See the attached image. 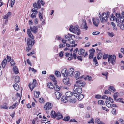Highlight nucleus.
I'll return each instance as SVG.
<instances>
[{
  "label": "nucleus",
  "instance_id": "41",
  "mask_svg": "<svg viewBox=\"0 0 124 124\" xmlns=\"http://www.w3.org/2000/svg\"><path fill=\"white\" fill-rule=\"evenodd\" d=\"M83 27L84 29H85L86 30H87L88 28L87 24L85 21L84 22V24L83 26Z\"/></svg>",
  "mask_w": 124,
  "mask_h": 124
},
{
  "label": "nucleus",
  "instance_id": "42",
  "mask_svg": "<svg viewBox=\"0 0 124 124\" xmlns=\"http://www.w3.org/2000/svg\"><path fill=\"white\" fill-rule=\"evenodd\" d=\"M7 103H5L3 105H2L1 106V107L2 108H4L5 109H7L8 108V107L7 106Z\"/></svg>",
  "mask_w": 124,
  "mask_h": 124
},
{
  "label": "nucleus",
  "instance_id": "46",
  "mask_svg": "<svg viewBox=\"0 0 124 124\" xmlns=\"http://www.w3.org/2000/svg\"><path fill=\"white\" fill-rule=\"evenodd\" d=\"M93 61L94 62L95 64V65L96 66L98 65V62H97V61L96 59V57H95L93 59Z\"/></svg>",
  "mask_w": 124,
  "mask_h": 124
},
{
  "label": "nucleus",
  "instance_id": "37",
  "mask_svg": "<svg viewBox=\"0 0 124 124\" xmlns=\"http://www.w3.org/2000/svg\"><path fill=\"white\" fill-rule=\"evenodd\" d=\"M99 18L100 19L102 23H103L104 20V17H102V18H101V13H99Z\"/></svg>",
  "mask_w": 124,
  "mask_h": 124
},
{
  "label": "nucleus",
  "instance_id": "60",
  "mask_svg": "<svg viewBox=\"0 0 124 124\" xmlns=\"http://www.w3.org/2000/svg\"><path fill=\"white\" fill-rule=\"evenodd\" d=\"M81 52V55H84V53L85 52V50L84 49H80Z\"/></svg>",
  "mask_w": 124,
  "mask_h": 124
},
{
  "label": "nucleus",
  "instance_id": "49",
  "mask_svg": "<svg viewBox=\"0 0 124 124\" xmlns=\"http://www.w3.org/2000/svg\"><path fill=\"white\" fill-rule=\"evenodd\" d=\"M37 14L36 13H33L31 15V17L32 18H33L36 17V15Z\"/></svg>",
  "mask_w": 124,
  "mask_h": 124
},
{
  "label": "nucleus",
  "instance_id": "16",
  "mask_svg": "<svg viewBox=\"0 0 124 124\" xmlns=\"http://www.w3.org/2000/svg\"><path fill=\"white\" fill-rule=\"evenodd\" d=\"M63 81L65 84L66 85L68 86H69L70 85V83L69 81L68 78H67L66 79H64Z\"/></svg>",
  "mask_w": 124,
  "mask_h": 124
},
{
  "label": "nucleus",
  "instance_id": "12",
  "mask_svg": "<svg viewBox=\"0 0 124 124\" xmlns=\"http://www.w3.org/2000/svg\"><path fill=\"white\" fill-rule=\"evenodd\" d=\"M74 71V69L73 68H71L69 69L68 71V76H72Z\"/></svg>",
  "mask_w": 124,
  "mask_h": 124
},
{
  "label": "nucleus",
  "instance_id": "29",
  "mask_svg": "<svg viewBox=\"0 0 124 124\" xmlns=\"http://www.w3.org/2000/svg\"><path fill=\"white\" fill-rule=\"evenodd\" d=\"M13 71L16 74H18L19 72L18 69L16 67V66H14Z\"/></svg>",
  "mask_w": 124,
  "mask_h": 124
},
{
  "label": "nucleus",
  "instance_id": "26",
  "mask_svg": "<svg viewBox=\"0 0 124 124\" xmlns=\"http://www.w3.org/2000/svg\"><path fill=\"white\" fill-rule=\"evenodd\" d=\"M57 114L54 111H52L51 112V117H52L55 118L57 116Z\"/></svg>",
  "mask_w": 124,
  "mask_h": 124
},
{
  "label": "nucleus",
  "instance_id": "2",
  "mask_svg": "<svg viewBox=\"0 0 124 124\" xmlns=\"http://www.w3.org/2000/svg\"><path fill=\"white\" fill-rule=\"evenodd\" d=\"M69 30L70 31L74 33H76L78 35H79L80 34V31L78 25H76L75 27H74L72 25H71L70 27Z\"/></svg>",
  "mask_w": 124,
  "mask_h": 124
},
{
  "label": "nucleus",
  "instance_id": "32",
  "mask_svg": "<svg viewBox=\"0 0 124 124\" xmlns=\"http://www.w3.org/2000/svg\"><path fill=\"white\" fill-rule=\"evenodd\" d=\"M57 116L56 117H57V119H59L61 118H63V116L61 114L59 113H58L57 114Z\"/></svg>",
  "mask_w": 124,
  "mask_h": 124
},
{
  "label": "nucleus",
  "instance_id": "22",
  "mask_svg": "<svg viewBox=\"0 0 124 124\" xmlns=\"http://www.w3.org/2000/svg\"><path fill=\"white\" fill-rule=\"evenodd\" d=\"M79 95H77V97H76L77 99H78V100L80 101L82 100V99L84 97V96L82 94H79Z\"/></svg>",
  "mask_w": 124,
  "mask_h": 124
},
{
  "label": "nucleus",
  "instance_id": "33",
  "mask_svg": "<svg viewBox=\"0 0 124 124\" xmlns=\"http://www.w3.org/2000/svg\"><path fill=\"white\" fill-rule=\"evenodd\" d=\"M123 98H120L117 99L116 101V102H119L123 104H124V102L123 101Z\"/></svg>",
  "mask_w": 124,
  "mask_h": 124
},
{
  "label": "nucleus",
  "instance_id": "59",
  "mask_svg": "<svg viewBox=\"0 0 124 124\" xmlns=\"http://www.w3.org/2000/svg\"><path fill=\"white\" fill-rule=\"evenodd\" d=\"M108 34L109 36L111 37H112L114 35V34L113 35V33L112 32H108Z\"/></svg>",
  "mask_w": 124,
  "mask_h": 124
},
{
  "label": "nucleus",
  "instance_id": "51",
  "mask_svg": "<svg viewBox=\"0 0 124 124\" xmlns=\"http://www.w3.org/2000/svg\"><path fill=\"white\" fill-rule=\"evenodd\" d=\"M29 71H32L35 72V73L37 72V70L34 68H32L31 67L29 68Z\"/></svg>",
  "mask_w": 124,
  "mask_h": 124
},
{
  "label": "nucleus",
  "instance_id": "36",
  "mask_svg": "<svg viewBox=\"0 0 124 124\" xmlns=\"http://www.w3.org/2000/svg\"><path fill=\"white\" fill-rule=\"evenodd\" d=\"M92 78L91 76H86L84 78L85 80H88L89 81H90L92 80Z\"/></svg>",
  "mask_w": 124,
  "mask_h": 124
},
{
  "label": "nucleus",
  "instance_id": "5",
  "mask_svg": "<svg viewBox=\"0 0 124 124\" xmlns=\"http://www.w3.org/2000/svg\"><path fill=\"white\" fill-rule=\"evenodd\" d=\"M85 84V82L81 80H78L76 82V84L75 85L79 87H82L84 86Z\"/></svg>",
  "mask_w": 124,
  "mask_h": 124
},
{
  "label": "nucleus",
  "instance_id": "52",
  "mask_svg": "<svg viewBox=\"0 0 124 124\" xmlns=\"http://www.w3.org/2000/svg\"><path fill=\"white\" fill-rule=\"evenodd\" d=\"M70 119V117L69 116H68L65 117L63 120L65 121H68Z\"/></svg>",
  "mask_w": 124,
  "mask_h": 124
},
{
  "label": "nucleus",
  "instance_id": "11",
  "mask_svg": "<svg viewBox=\"0 0 124 124\" xmlns=\"http://www.w3.org/2000/svg\"><path fill=\"white\" fill-rule=\"evenodd\" d=\"M92 21L93 22V24L96 26H98V25L99 22V20L98 18L94 19L93 18L92 19Z\"/></svg>",
  "mask_w": 124,
  "mask_h": 124
},
{
  "label": "nucleus",
  "instance_id": "25",
  "mask_svg": "<svg viewBox=\"0 0 124 124\" xmlns=\"http://www.w3.org/2000/svg\"><path fill=\"white\" fill-rule=\"evenodd\" d=\"M40 94V93L39 92H37L35 91H34V95L35 97H39Z\"/></svg>",
  "mask_w": 124,
  "mask_h": 124
},
{
  "label": "nucleus",
  "instance_id": "35",
  "mask_svg": "<svg viewBox=\"0 0 124 124\" xmlns=\"http://www.w3.org/2000/svg\"><path fill=\"white\" fill-rule=\"evenodd\" d=\"M102 52H100L98 53V56L97 57V58L99 60L102 57Z\"/></svg>",
  "mask_w": 124,
  "mask_h": 124
},
{
  "label": "nucleus",
  "instance_id": "21",
  "mask_svg": "<svg viewBox=\"0 0 124 124\" xmlns=\"http://www.w3.org/2000/svg\"><path fill=\"white\" fill-rule=\"evenodd\" d=\"M18 105V102H16L15 103L13 104L12 106L10 107L9 109H13L14 108H16Z\"/></svg>",
  "mask_w": 124,
  "mask_h": 124
},
{
  "label": "nucleus",
  "instance_id": "57",
  "mask_svg": "<svg viewBox=\"0 0 124 124\" xmlns=\"http://www.w3.org/2000/svg\"><path fill=\"white\" fill-rule=\"evenodd\" d=\"M59 55L60 57H62L63 55V52L61 51L59 54Z\"/></svg>",
  "mask_w": 124,
  "mask_h": 124
},
{
  "label": "nucleus",
  "instance_id": "23",
  "mask_svg": "<svg viewBox=\"0 0 124 124\" xmlns=\"http://www.w3.org/2000/svg\"><path fill=\"white\" fill-rule=\"evenodd\" d=\"M61 101L63 102L66 103L68 101L67 98L65 96H63L61 98Z\"/></svg>",
  "mask_w": 124,
  "mask_h": 124
},
{
  "label": "nucleus",
  "instance_id": "28",
  "mask_svg": "<svg viewBox=\"0 0 124 124\" xmlns=\"http://www.w3.org/2000/svg\"><path fill=\"white\" fill-rule=\"evenodd\" d=\"M47 86L48 88L50 89H53L54 87V86L52 84L51 82H49L47 84Z\"/></svg>",
  "mask_w": 124,
  "mask_h": 124
},
{
  "label": "nucleus",
  "instance_id": "48",
  "mask_svg": "<svg viewBox=\"0 0 124 124\" xmlns=\"http://www.w3.org/2000/svg\"><path fill=\"white\" fill-rule=\"evenodd\" d=\"M39 18L42 20L43 19L42 14L40 12H39Z\"/></svg>",
  "mask_w": 124,
  "mask_h": 124
},
{
  "label": "nucleus",
  "instance_id": "53",
  "mask_svg": "<svg viewBox=\"0 0 124 124\" xmlns=\"http://www.w3.org/2000/svg\"><path fill=\"white\" fill-rule=\"evenodd\" d=\"M65 37L66 39V40L68 41H70L71 39L70 37L68 35H66Z\"/></svg>",
  "mask_w": 124,
  "mask_h": 124
},
{
  "label": "nucleus",
  "instance_id": "43",
  "mask_svg": "<svg viewBox=\"0 0 124 124\" xmlns=\"http://www.w3.org/2000/svg\"><path fill=\"white\" fill-rule=\"evenodd\" d=\"M95 52V51L93 48H92L89 51V52L90 54H94V53Z\"/></svg>",
  "mask_w": 124,
  "mask_h": 124
},
{
  "label": "nucleus",
  "instance_id": "20",
  "mask_svg": "<svg viewBox=\"0 0 124 124\" xmlns=\"http://www.w3.org/2000/svg\"><path fill=\"white\" fill-rule=\"evenodd\" d=\"M73 94V92L72 93L70 91L67 92L66 93V95L67 97H69L71 96Z\"/></svg>",
  "mask_w": 124,
  "mask_h": 124
},
{
  "label": "nucleus",
  "instance_id": "30",
  "mask_svg": "<svg viewBox=\"0 0 124 124\" xmlns=\"http://www.w3.org/2000/svg\"><path fill=\"white\" fill-rule=\"evenodd\" d=\"M105 102L106 105L107 107L109 108H110L111 107V105L109 101H105Z\"/></svg>",
  "mask_w": 124,
  "mask_h": 124
},
{
  "label": "nucleus",
  "instance_id": "15",
  "mask_svg": "<svg viewBox=\"0 0 124 124\" xmlns=\"http://www.w3.org/2000/svg\"><path fill=\"white\" fill-rule=\"evenodd\" d=\"M30 30H31V31L34 33L35 34L38 31V28H37V27L36 26H34L32 27L31 26L30 27Z\"/></svg>",
  "mask_w": 124,
  "mask_h": 124
},
{
  "label": "nucleus",
  "instance_id": "50",
  "mask_svg": "<svg viewBox=\"0 0 124 124\" xmlns=\"http://www.w3.org/2000/svg\"><path fill=\"white\" fill-rule=\"evenodd\" d=\"M96 122H97L98 124H105L104 123L101 121H100V119H96Z\"/></svg>",
  "mask_w": 124,
  "mask_h": 124
},
{
  "label": "nucleus",
  "instance_id": "14",
  "mask_svg": "<svg viewBox=\"0 0 124 124\" xmlns=\"http://www.w3.org/2000/svg\"><path fill=\"white\" fill-rule=\"evenodd\" d=\"M49 78L52 80L53 82H54V84L56 85L57 84V82L56 80V78L54 75H50L49 76Z\"/></svg>",
  "mask_w": 124,
  "mask_h": 124
},
{
  "label": "nucleus",
  "instance_id": "34",
  "mask_svg": "<svg viewBox=\"0 0 124 124\" xmlns=\"http://www.w3.org/2000/svg\"><path fill=\"white\" fill-rule=\"evenodd\" d=\"M13 87L17 91H18L19 90V86L18 84H15L13 85Z\"/></svg>",
  "mask_w": 124,
  "mask_h": 124
},
{
  "label": "nucleus",
  "instance_id": "55",
  "mask_svg": "<svg viewBox=\"0 0 124 124\" xmlns=\"http://www.w3.org/2000/svg\"><path fill=\"white\" fill-rule=\"evenodd\" d=\"M68 35L70 37L71 39H73V38H72L73 37H74V38H76L75 35H74L68 33Z\"/></svg>",
  "mask_w": 124,
  "mask_h": 124
},
{
  "label": "nucleus",
  "instance_id": "62",
  "mask_svg": "<svg viewBox=\"0 0 124 124\" xmlns=\"http://www.w3.org/2000/svg\"><path fill=\"white\" fill-rule=\"evenodd\" d=\"M87 122L88 123H93L94 120L93 119V118H91L90 121H88Z\"/></svg>",
  "mask_w": 124,
  "mask_h": 124
},
{
  "label": "nucleus",
  "instance_id": "1",
  "mask_svg": "<svg viewBox=\"0 0 124 124\" xmlns=\"http://www.w3.org/2000/svg\"><path fill=\"white\" fill-rule=\"evenodd\" d=\"M27 33L29 37L27 39V45L33 46L35 42L34 40V37L30 29H29L27 30Z\"/></svg>",
  "mask_w": 124,
  "mask_h": 124
},
{
  "label": "nucleus",
  "instance_id": "18",
  "mask_svg": "<svg viewBox=\"0 0 124 124\" xmlns=\"http://www.w3.org/2000/svg\"><path fill=\"white\" fill-rule=\"evenodd\" d=\"M11 12H9L6 15H5L3 17L4 19H8V18L11 15Z\"/></svg>",
  "mask_w": 124,
  "mask_h": 124
},
{
  "label": "nucleus",
  "instance_id": "40",
  "mask_svg": "<svg viewBox=\"0 0 124 124\" xmlns=\"http://www.w3.org/2000/svg\"><path fill=\"white\" fill-rule=\"evenodd\" d=\"M55 74L57 77H59L61 76L60 72L58 71H55Z\"/></svg>",
  "mask_w": 124,
  "mask_h": 124
},
{
  "label": "nucleus",
  "instance_id": "39",
  "mask_svg": "<svg viewBox=\"0 0 124 124\" xmlns=\"http://www.w3.org/2000/svg\"><path fill=\"white\" fill-rule=\"evenodd\" d=\"M20 77L18 76H16L15 77V82L16 83H18L19 82Z\"/></svg>",
  "mask_w": 124,
  "mask_h": 124
},
{
  "label": "nucleus",
  "instance_id": "8",
  "mask_svg": "<svg viewBox=\"0 0 124 124\" xmlns=\"http://www.w3.org/2000/svg\"><path fill=\"white\" fill-rule=\"evenodd\" d=\"M110 14V13L108 12L106 13H103L102 14V17H104V20L103 23L105 21L107 22V19L108 17L109 16V15Z\"/></svg>",
  "mask_w": 124,
  "mask_h": 124
},
{
  "label": "nucleus",
  "instance_id": "54",
  "mask_svg": "<svg viewBox=\"0 0 124 124\" xmlns=\"http://www.w3.org/2000/svg\"><path fill=\"white\" fill-rule=\"evenodd\" d=\"M110 20L112 21H114L115 19V17L113 14H112L110 16Z\"/></svg>",
  "mask_w": 124,
  "mask_h": 124
},
{
  "label": "nucleus",
  "instance_id": "6",
  "mask_svg": "<svg viewBox=\"0 0 124 124\" xmlns=\"http://www.w3.org/2000/svg\"><path fill=\"white\" fill-rule=\"evenodd\" d=\"M37 84L36 81L34 79L33 80V81L32 84L30 83L29 85V87L31 91H32L34 88L36 86Z\"/></svg>",
  "mask_w": 124,
  "mask_h": 124
},
{
  "label": "nucleus",
  "instance_id": "58",
  "mask_svg": "<svg viewBox=\"0 0 124 124\" xmlns=\"http://www.w3.org/2000/svg\"><path fill=\"white\" fill-rule=\"evenodd\" d=\"M39 102L41 103H42L44 102V99L42 98H40L39 99Z\"/></svg>",
  "mask_w": 124,
  "mask_h": 124
},
{
  "label": "nucleus",
  "instance_id": "64",
  "mask_svg": "<svg viewBox=\"0 0 124 124\" xmlns=\"http://www.w3.org/2000/svg\"><path fill=\"white\" fill-rule=\"evenodd\" d=\"M73 56L72 53L70 54V57L68 58V59L69 60H70L72 59L73 58Z\"/></svg>",
  "mask_w": 124,
  "mask_h": 124
},
{
  "label": "nucleus",
  "instance_id": "17",
  "mask_svg": "<svg viewBox=\"0 0 124 124\" xmlns=\"http://www.w3.org/2000/svg\"><path fill=\"white\" fill-rule=\"evenodd\" d=\"M55 94L57 99H59L62 95V94L58 91H56L55 92Z\"/></svg>",
  "mask_w": 124,
  "mask_h": 124
},
{
  "label": "nucleus",
  "instance_id": "63",
  "mask_svg": "<svg viewBox=\"0 0 124 124\" xmlns=\"http://www.w3.org/2000/svg\"><path fill=\"white\" fill-rule=\"evenodd\" d=\"M104 93L105 94H111V93L109 92L108 90H106L104 92Z\"/></svg>",
  "mask_w": 124,
  "mask_h": 124
},
{
  "label": "nucleus",
  "instance_id": "13",
  "mask_svg": "<svg viewBox=\"0 0 124 124\" xmlns=\"http://www.w3.org/2000/svg\"><path fill=\"white\" fill-rule=\"evenodd\" d=\"M62 75L63 76L66 77L68 76V71L66 69H63L61 71Z\"/></svg>",
  "mask_w": 124,
  "mask_h": 124
},
{
  "label": "nucleus",
  "instance_id": "7",
  "mask_svg": "<svg viewBox=\"0 0 124 124\" xmlns=\"http://www.w3.org/2000/svg\"><path fill=\"white\" fill-rule=\"evenodd\" d=\"M110 14V13L108 12L106 13H103L102 14V17H104V20L103 23L105 21L107 22V19L108 17L109 16V15Z\"/></svg>",
  "mask_w": 124,
  "mask_h": 124
},
{
  "label": "nucleus",
  "instance_id": "27",
  "mask_svg": "<svg viewBox=\"0 0 124 124\" xmlns=\"http://www.w3.org/2000/svg\"><path fill=\"white\" fill-rule=\"evenodd\" d=\"M119 93L117 92L114 93L113 95V97L114 100L116 101L119 95Z\"/></svg>",
  "mask_w": 124,
  "mask_h": 124
},
{
  "label": "nucleus",
  "instance_id": "31",
  "mask_svg": "<svg viewBox=\"0 0 124 124\" xmlns=\"http://www.w3.org/2000/svg\"><path fill=\"white\" fill-rule=\"evenodd\" d=\"M109 91L111 92H114L116 91V89L113 86H111L109 87L108 89Z\"/></svg>",
  "mask_w": 124,
  "mask_h": 124
},
{
  "label": "nucleus",
  "instance_id": "45",
  "mask_svg": "<svg viewBox=\"0 0 124 124\" xmlns=\"http://www.w3.org/2000/svg\"><path fill=\"white\" fill-rule=\"evenodd\" d=\"M69 101L70 103H75L76 102V100L75 99H71Z\"/></svg>",
  "mask_w": 124,
  "mask_h": 124
},
{
  "label": "nucleus",
  "instance_id": "24",
  "mask_svg": "<svg viewBox=\"0 0 124 124\" xmlns=\"http://www.w3.org/2000/svg\"><path fill=\"white\" fill-rule=\"evenodd\" d=\"M7 60L6 59H4L2 61L1 63V65L3 68H5V65L7 64Z\"/></svg>",
  "mask_w": 124,
  "mask_h": 124
},
{
  "label": "nucleus",
  "instance_id": "4",
  "mask_svg": "<svg viewBox=\"0 0 124 124\" xmlns=\"http://www.w3.org/2000/svg\"><path fill=\"white\" fill-rule=\"evenodd\" d=\"M116 56L115 55H109L108 58V62L109 63H111L112 64L114 65L115 64Z\"/></svg>",
  "mask_w": 124,
  "mask_h": 124
},
{
  "label": "nucleus",
  "instance_id": "38",
  "mask_svg": "<svg viewBox=\"0 0 124 124\" xmlns=\"http://www.w3.org/2000/svg\"><path fill=\"white\" fill-rule=\"evenodd\" d=\"M28 46L26 48V50L28 52L29 50L32 49L33 46H29V45H28Z\"/></svg>",
  "mask_w": 124,
  "mask_h": 124
},
{
  "label": "nucleus",
  "instance_id": "9",
  "mask_svg": "<svg viewBox=\"0 0 124 124\" xmlns=\"http://www.w3.org/2000/svg\"><path fill=\"white\" fill-rule=\"evenodd\" d=\"M52 107V105L50 103L47 102L44 106V109L45 110L51 109Z\"/></svg>",
  "mask_w": 124,
  "mask_h": 124
},
{
  "label": "nucleus",
  "instance_id": "47",
  "mask_svg": "<svg viewBox=\"0 0 124 124\" xmlns=\"http://www.w3.org/2000/svg\"><path fill=\"white\" fill-rule=\"evenodd\" d=\"M99 104H102V105H104L105 103L102 100H99L98 101Z\"/></svg>",
  "mask_w": 124,
  "mask_h": 124
},
{
  "label": "nucleus",
  "instance_id": "3",
  "mask_svg": "<svg viewBox=\"0 0 124 124\" xmlns=\"http://www.w3.org/2000/svg\"><path fill=\"white\" fill-rule=\"evenodd\" d=\"M73 90V95L75 97H77L78 94H80L82 92V89L81 88L75 85Z\"/></svg>",
  "mask_w": 124,
  "mask_h": 124
},
{
  "label": "nucleus",
  "instance_id": "56",
  "mask_svg": "<svg viewBox=\"0 0 124 124\" xmlns=\"http://www.w3.org/2000/svg\"><path fill=\"white\" fill-rule=\"evenodd\" d=\"M112 113L114 115L116 114V111L114 108H113L112 109Z\"/></svg>",
  "mask_w": 124,
  "mask_h": 124
},
{
  "label": "nucleus",
  "instance_id": "19",
  "mask_svg": "<svg viewBox=\"0 0 124 124\" xmlns=\"http://www.w3.org/2000/svg\"><path fill=\"white\" fill-rule=\"evenodd\" d=\"M74 74L75 77V78H77V77H78L79 78H82L83 77V76H81L80 77H79L80 75V73L78 71H76L74 72Z\"/></svg>",
  "mask_w": 124,
  "mask_h": 124
},
{
  "label": "nucleus",
  "instance_id": "10",
  "mask_svg": "<svg viewBox=\"0 0 124 124\" xmlns=\"http://www.w3.org/2000/svg\"><path fill=\"white\" fill-rule=\"evenodd\" d=\"M33 6L34 7L36 8L37 9L41 8V5L40 3V0H38L37 3L35 2L33 4Z\"/></svg>",
  "mask_w": 124,
  "mask_h": 124
},
{
  "label": "nucleus",
  "instance_id": "61",
  "mask_svg": "<svg viewBox=\"0 0 124 124\" xmlns=\"http://www.w3.org/2000/svg\"><path fill=\"white\" fill-rule=\"evenodd\" d=\"M69 41L70 43L72 44H74L75 43V41L73 39H70V40Z\"/></svg>",
  "mask_w": 124,
  "mask_h": 124
},
{
  "label": "nucleus",
  "instance_id": "44",
  "mask_svg": "<svg viewBox=\"0 0 124 124\" xmlns=\"http://www.w3.org/2000/svg\"><path fill=\"white\" fill-rule=\"evenodd\" d=\"M60 89V87L57 85H55L54 88V89L57 91H59Z\"/></svg>",
  "mask_w": 124,
  "mask_h": 124
}]
</instances>
